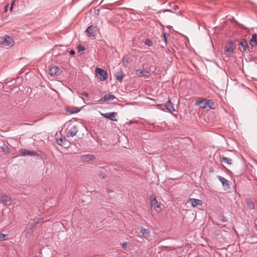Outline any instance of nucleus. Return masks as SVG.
<instances>
[{"label":"nucleus","instance_id":"1","mask_svg":"<svg viewBox=\"0 0 257 257\" xmlns=\"http://www.w3.org/2000/svg\"><path fill=\"white\" fill-rule=\"evenodd\" d=\"M15 44L14 39L9 36L5 35L0 37V44L6 48L12 47Z\"/></svg>","mask_w":257,"mask_h":257},{"label":"nucleus","instance_id":"2","mask_svg":"<svg viewBox=\"0 0 257 257\" xmlns=\"http://www.w3.org/2000/svg\"><path fill=\"white\" fill-rule=\"evenodd\" d=\"M149 200L151 207L157 212H160L162 209L160 206L161 203L157 200L156 196L154 195L150 196Z\"/></svg>","mask_w":257,"mask_h":257},{"label":"nucleus","instance_id":"3","mask_svg":"<svg viewBox=\"0 0 257 257\" xmlns=\"http://www.w3.org/2000/svg\"><path fill=\"white\" fill-rule=\"evenodd\" d=\"M236 45L232 41H229L224 46L225 52L227 53V55L229 56L233 54Z\"/></svg>","mask_w":257,"mask_h":257},{"label":"nucleus","instance_id":"4","mask_svg":"<svg viewBox=\"0 0 257 257\" xmlns=\"http://www.w3.org/2000/svg\"><path fill=\"white\" fill-rule=\"evenodd\" d=\"M95 72L97 75L99 76V80L100 81H104L107 79V72L104 70L99 68H96Z\"/></svg>","mask_w":257,"mask_h":257},{"label":"nucleus","instance_id":"5","mask_svg":"<svg viewBox=\"0 0 257 257\" xmlns=\"http://www.w3.org/2000/svg\"><path fill=\"white\" fill-rule=\"evenodd\" d=\"M136 74L139 77H144L145 78H148L151 76L150 72L145 69L136 70Z\"/></svg>","mask_w":257,"mask_h":257},{"label":"nucleus","instance_id":"6","mask_svg":"<svg viewBox=\"0 0 257 257\" xmlns=\"http://www.w3.org/2000/svg\"><path fill=\"white\" fill-rule=\"evenodd\" d=\"M100 114L103 117L109 119L110 120L116 121L117 119L115 118V116L117 113L116 112H108L105 113H100Z\"/></svg>","mask_w":257,"mask_h":257},{"label":"nucleus","instance_id":"7","mask_svg":"<svg viewBox=\"0 0 257 257\" xmlns=\"http://www.w3.org/2000/svg\"><path fill=\"white\" fill-rule=\"evenodd\" d=\"M78 132V128L76 125H73L70 126L67 130V137H74Z\"/></svg>","mask_w":257,"mask_h":257},{"label":"nucleus","instance_id":"8","mask_svg":"<svg viewBox=\"0 0 257 257\" xmlns=\"http://www.w3.org/2000/svg\"><path fill=\"white\" fill-rule=\"evenodd\" d=\"M20 152L23 156H38L39 154L37 152L35 151H31L28 150L21 149Z\"/></svg>","mask_w":257,"mask_h":257},{"label":"nucleus","instance_id":"9","mask_svg":"<svg viewBox=\"0 0 257 257\" xmlns=\"http://www.w3.org/2000/svg\"><path fill=\"white\" fill-rule=\"evenodd\" d=\"M187 203H190L193 207L201 206L202 205V201L201 200L195 198H190L188 200Z\"/></svg>","mask_w":257,"mask_h":257},{"label":"nucleus","instance_id":"10","mask_svg":"<svg viewBox=\"0 0 257 257\" xmlns=\"http://www.w3.org/2000/svg\"><path fill=\"white\" fill-rule=\"evenodd\" d=\"M61 70L57 66H53L49 69V74L53 76H58L61 74Z\"/></svg>","mask_w":257,"mask_h":257},{"label":"nucleus","instance_id":"11","mask_svg":"<svg viewBox=\"0 0 257 257\" xmlns=\"http://www.w3.org/2000/svg\"><path fill=\"white\" fill-rule=\"evenodd\" d=\"M218 180L222 183V186L224 187L226 190H229L230 188L229 181L226 180L225 178L221 177L220 176L218 175L217 176Z\"/></svg>","mask_w":257,"mask_h":257},{"label":"nucleus","instance_id":"12","mask_svg":"<svg viewBox=\"0 0 257 257\" xmlns=\"http://www.w3.org/2000/svg\"><path fill=\"white\" fill-rule=\"evenodd\" d=\"M239 44L242 47L243 52L249 53V47L247 42L245 39H241Z\"/></svg>","mask_w":257,"mask_h":257},{"label":"nucleus","instance_id":"13","mask_svg":"<svg viewBox=\"0 0 257 257\" xmlns=\"http://www.w3.org/2000/svg\"><path fill=\"white\" fill-rule=\"evenodd\" d=\"M95 159L94 155L91 154L84 155L81 156V160L84 162H89Z\"/></svg>","mask_w":257,"mask_h":257},{"label":"nucleus","instance_id":"14","mask_svg":"<svg viewBox=\"0 0 257 257\" xmlns=\"http://www.w3.org/2000/svg\"><path fill=\"white\" fill-rule=\"evenodd\" d=\"M174 13L171 10L167 9L164 10H161L160 11H158L157 14L159 15V17L160 19H167L168 18L165 15V13Z\"/></svg>","mask_w":257,"mask_h":257},{"label":"nucleus","instance_id":"15","mask_svg":"<svg viewBox=\"0 0 257 257\" xmlns=\"http://www.w3.org/2000/svg\"><path fill=\"white\" fill-rule=\"evenodd\" d=\"M219 159L220 162L222 163L226 164L229 165L232 164V160L230 158L224 157V156H220Z\"/></svg>","mask_w":257,"mask_h":257},{"label":"nucleus","instance_id":"16","mask_svg":"<svg viewBox=\"0 0 257 257\" xmlns=\"http://www.w3.org/2000/svg\"><path fill=\"white\" fill-rule=\"evenodd\" d=\"M94 27L93 26H89L85 31L88 37H93L95 36Z\"/></svg>","mask_w":257,"mask_h":257},{"label":"nucleus","instance_id":"17","mask_svg":"<svg viewBox=\"0 0 257 257\" xmlns=\"http://www.w3.org/2000/svg\"><path fill=\"white\" fill-rule=\"evenodd\" d=\"M116 98L115 96L110 94H106L104 96L101 97L99 101H106L112 100Z\"/></svg>","mask_w":257,"mask_h":257},{"label":"nucleus","instance_id":"18","mask_svg":"<svg viewBox=\"0 0 257 257\" xmlns=\"http://www.w3.org/2000/svg\"><path fill=\"white\" fill-rule=\"evenodd\" d=\"M140 232L142 234L143 237L146 238L147 239H148L150 236V231L148 229L141 227L140 229Z\"/></svg>","mask_w":257,"mask_h":257},{"label":"nucleus","instance_id":"19","mask_svg":"<svg viewBox=\"0 0 257 257\" xmlns=\"http://www.w3.org/2000/svg\"><path fill=\"white\" fill-rule=\"evenodd\" d=\"M115 76L116 77V79L117 80H118L119 82H121L122 81L123 77L125 76V74L122 71L120 70L119 71L115 73Z\"/></svg>","mask_w":257,"mask_h":257},{"label":"nucleus","instance_id":"20","mask_svg":"<svg viewBox=\"0 0 257 257\" xmlns=\"http://www.w3.org/2000/svg\"><path fill=\"white\" fill-rule=\"evenodd\" d=\"M165 106L166 109L170 112L175 111L173 103L171 102L170 99H169L168 101L166 102Z\"/></svg>","mask_w":257,"mask_h":257},{"label":"nucleus","instance_id":"21","mask_svg":"<svg viewBox=\"0 0 257 257\" xmlns=\"http://www.w3.org/2000/svg\"><path fill=\"white\" fill-rule=\"evenodd\" d=\"M249 44L252 47L257 45L256 35L255 34L252 35L251 38L249 40Z\"/></svg>","mask_w":257,"mask_h":257},{"label":"nucleus","instance_id":"22","mask_svg":"<svg viewBox=\"0 0 257 257\" xmlns=\"http://www.w3.org/2000/svg\"><path fill=\"white\" fill-rule=\"evenodd\" d=\"M206 99H202L201 100L196 102V104L200 106L202 108H205L207 107Z\"/></svg>","mask_w":257,"mask_h":257},{"label":"nucleus","instance_id":"23","mask_svg":"<svg viewBox=\"0 0 257 257\" xmlns=\"http://www.w3.org/2000/svg\"><path fill=\"white\" fill-rule=\"evenodd\" d=\"M207 106H208L211 109H214L215 108V104L214 101L212 99H206Z\"/></svg>","mask_w":257,"mask_h":257},{"label":"nucleus","instance_id":"24","mask_svg":"<svg viewBox=\"0 0 257 257\" xmlns=\"http://www.w3.org/2000/svg\"><path fill=\"white\" fill-rule=\"evenodd\" d=\"M246 204L249 209L252 210L254 209V203L251 199H246Z\"/></svg>","mask_w":257,"mask_h":257},{"label":"nucleus","instance_id":"25","mask_svg":"<svg viewBox=\"0 0 257 257\" xmlns=\"http://www.w3.org/2000/svg\"><path fill=\"white\" fill-rule=\"evenodd\" d=\"M3 151L6 154H9L10 153V149L8 147L7 145L5 144H3L2 146L1 147Z\"/></svg>","mask_w":257,"mask_h":257},{"label":"nucleus","instance_id":"26","mask_svg":"<svg viewBox=\"0 0 257 257\" xmlns=\"http://www.w3.org/2000/svg\"><path fill=\"white\" fill-rule=\"evenodd\" d=\"M66 141L65 138H60L57 139V143L60 146H63L64 145V143Z\"/></svg>","mask_w":257,"mask_h":257},{"label":"nucleus","instance_id":"27","mask_svg":"<svg viewBox=\"0 0 257 257\" xmlns=\"http://www.w3.org/2000/svg\"><path fill=\"white\" fill-rule=\"evenodd\" d=\"M1 197L3 199V201L4 202H7L9 201H11V198L8 196L7 195H2Z\"/></svg>","mask_w":257,"mask_h":257},{"label":"nucleus","instance_id":"28","mask_svg":"<svg viewBox=\"0 0 257 257\" xmlns=\"http://www.w3.org/2000/svg\"><path fill=\"white\" fill-rule=\"evenodd\" d=\"M85 47L84 46L79 45L77 47V51L78 53H81V52L85 50Z\"/></svg>","mask_w":257,"mask_h":257},{"label":"nucleus","instance_id":"29","mask_svg":"<svg viewBox=\"0 0 257 257\" xmlns=\"http://www.w3.org/2000/svg\"><path fill=\"white\" fill-rule=\"evenodd\" d=\"M218 219L219 220L223 222H227V219L226 217H225L224 215H220L218 216Z\"/></svg>","mask_w":257,"mask_h":257},{"label":"nucleus","instance_id":"30","mask_svg":"<svg viewBox=\"0 0 257 257\" xmlns=\"http://www.w3.org/2000/svg\"><path fill=\"white\" fill-rule=\"evenodd\" d=\"M145 44L149 46H152L153 44L152 41L149 39H146L145 41Z\"/></svg>","mask_w":257,"mask_h":257},{"label":"nucleus","instance_id":"31","mask_svg":"<svg viewBox=\"0 0 257 257\" xmlns=\"http://www.w3.org/2000/svg\"><path fill=\"white\" fill-rule=\"evenodd\" d=\"M7 235L3 233H0V241H4L6 240V237Z\"/></svg>","mask_w":257,"mask_h":257},{"label":"nucleus","instance_id":"32","mask_svg":"<svg viewBox=\"0 0 257 257\" xmlns=\"http://www.w3.org/2000/svg\"><path fill=\"white\" fill-rule=\"evenodd\" d=\"M79 111V110L77 108H74L71 109L70 110L69 112L71 113H74L78 112Z\"/></svg>","mask_w":257,"mask_h":257},{"label":"nucleus","instance_id":"33","mask_svg":"<svg viewBox=\"0 0 257 257\" xmlns=\"http://www.w3.org/2000/svg\"><path fill=\"white\" fill-rule=\"evenodd\" d=\"M168 250H175L176 248H179L178 246L175 247L174 246H166L165 247Z\"/></svg>","mask_w":257,"mask_h":257},{"label":"nucleus","instance_id":"34","mask_svg":"<svg viewBox=\"0 0 257 257\" xmlns=\"http://www.w3.org/2000/svg\"><path fill=\"white\" fill-rule=\"evenodd\" d=\"M98 176H99V177H100V178H102L103 179H104L106 177V175L105 173H102V172H99L98 174Z\"/></svg>","mask_w":257,"mask_h":257},{"label":"nucleus","instance_id":"35","mask_svg":"<svg viewBox=\"0 0 257 257\" xmlns=\"http://www.w3.org/2000/svg\"><path fill=\"white\" fill-rule=\"evenodd\" d=\"M81 95L82 96H85L86 98H88L89 97V94L88 93L84 91L81 93Z\"/></svg>","mask_w":257,"mask_h":257},{"label":"nucleus","instance_id":"36","mask_svg":"<svg viewBox=\"0 0 257 257\" xmlns=\"http://www.w3.org/2000/svg\"><path fill=\"white\" fill-rule=\"evenodd\" d=\"M163 37V39L165 41V44H167V37L166 34L164 33Z\"/></svg>","mask_w":257,"mask_h":257},{"label":"nucleus","instance_id":"37","mask_svg":"<svg viewBox=\"0 0 257 257\" xmlns=\"http://www.w3.org/2000/svg\"><path fill=\"white\" fill-rule=\"evenodd\" d=\"M127 245V242H125L122 243V245H121L122 247L123 248H126Z\"/></svg>","mask_w":257,"mask_h":257},{"label":"nucleus","instance_id":"38","mask_svg":"<svg viewBox=\"0 0 257 257\" xmlns=\"http://www.w3.org/2000/svg\"><path fill=\"white\" fill-rule=\"evenodd\" d=\"M14 3H15V0H13V2L11 3V8H10V11H12L13 10V6H14Z\"/></svg>","mask_w":257,"mask_h":257},{"label":"nucleus","instance_id":"39","mask_svg":"<svg viewBox=\"0 0 257 257\" xmlns=\"http://www.w3.org/2000/svg\"><path fill=\"white\" fill-rule=\"evenodd\" d=\"M106 191L108 193H110L111 192H113V190L109 189V188H107L106 189Z\"/></svg>","mask_w":257,"mask_h":257},{"label":"nucleus","instance_id":"40","mask_svg":"<svg viewBox=\"0 0 257 257\" xmlns=\"http://www.w3.org/2000/svg\"><path fill=\"white\" fill-rule=\"evenodd\" d=\"M75 51H74L73 50H70V52H69V54H70V55H74V54H75Z\"/></svg>","mask_w":257,"mask_h":257},{"label":"nucleus","instance_id":"41","mask_svg":"<svg viewBox=\"0 0 257 257\" xmlns=\"http://www.w3.org/2000/svg\"><path fill=\"white\" fill-rule=\"evenodd\" d=\"M172 4V5L173 6V9H174V10H177V9H178V6H177V5H175V4H173H173Z\"/></svg>","mask_w":257,"mask_h":257},{"label":"nucleus","instance_id":"42","mask_svg":"<svg viewBox=\"0 0 257 257\" xmlns=\"http://www.w3.org/2000/svg\"><path fill=\"white\" fill-rule=\"evenodd\" d=\"M30 227L32 228L34 226V224L33 223H32L30 225Z\"/></svg>","mask_w":257,"mask_h":257},{"label":"nucleus","instance_id":"43","mask_svg":"<svg viewBox=\"0 0 257 257\" xmlns=\"http://www.w3.org/2000/svg\"><path fill=\"white\" fill-rule=\"evenodd\" d=\"M213 172V169L212 168L211 169H210L209 172Z\"/></svg>","mask_w":257,"mask_h":257},{"label":"nucleus","instance_id":"44","mask_svg":"<svg viewBox=\"0 0 257 257\" xmlns=\"http://www.w3.org/2000/svg\"><path fill=\"white\" fill-rule=\"evenodd\" d=\"M255 226L256 228L257 229V223H255Z\"/></svg>","mask_w":257,"mask_h":257}]
</instances>
